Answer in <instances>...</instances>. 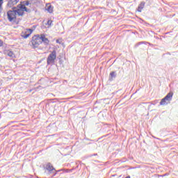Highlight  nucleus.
Here are the masks:
<instances>
[{"label": "nucleus", "instance_id": "15", "mask_svg": "<svg viewBox=\"0 0 178 178\" xmlns=\"http://www.w3.org/2000/svg\"><path fill=\"white\" fill-rule=\"evenodd\" d=\"M56 42L57 44H62V38L57 39V40H56Z\"/></svg>", "mask_w": 178, "mask_h": 178}, {"label": "nucleus", "instance_id": "6", "mask_svg": "<svg viewBox=\"0 0 178 178\" xmlns=\"http://www.w3.org/2000/svg\"><path fill=\"white\" fill-rule=\"evenodd\" d=\"M19 1L20 0H8L7 3V8H14Z\"/></svg>", "mask_w": 178, "mask_h": 178}, {"label": "nucleus", "instance_id": "18", "mask_svg": "<svg viewBox=\"0 0 178 178\" xmlns=\"http://www.w3.org/2000/svg\"><path fill=\"white\" fill-rule=\"evenodd\" d=\"M125 178H130V176H127V177H125Z\"/></svg>", "mask_w": 178, "mask_h": 178}, {"label": "nucleus", "instance_id": "9", "mask_svg": "<svg viewBox=\"0 0 178 178\" xmlns=\"http://www.w3.org/2000/svg\"><path fill=\"white\" fill-rule=\"evenodd\" d=\"M40 38H41L42 42H44V44H46V45H49V40H48V38L45 37V35L44 34L40 35Z\"/></svg>", "mask_w": 178, "mask_h": 178}, {"label": "nucleus", "instance_id": "8", "mask_svg": "<svg viewBox=\"0 0 178 178\" xmlns=\"http://www.w3.org/2000/svg\"><path fill=\"white\" fill-rule=\"evenodd\" d=\"M45 9L48 11L49 13H54V6H52L51 3H47Z\"/></svg>", "mask_w": 178, "mask_h": 178}, {"label": "nucleus", "instance_id": "14", "mask_svg": "<svg viewBox=\"0 0 178 178\" xmlns=\"http://www.w3.org/2000/svg\"><path fill=\"white\" fill-rule=\"evenodd\" d=\"M111 79H113V77H116V72H111L110 73Z\"/></svg>", "mask_w": 178, "mask_h": 178}, {"label": "nucleus", "instance_id": "1", "mask_svg": "<svg viewBox=\"0 0 178 178\" xmlns=\"http://www.w3.org/2000/svg\"><path fill=\"white\" fill-rule=\"evenodd\" d=\"M29 1H23L17 6V9L15 10L17 16H24V13L29 11V10L27 9V7H26L29 6Z\"/></svg>", "mask_w": 178, "mask_h": 178}, {"label": "nucleus", "instance_id": "11", "mask_svg": "<svg viewBox=\"0 0 178 178\" xmlns=\"http://www.w3.org/2000/svg\"><path fill=\"white\" fill-rule=\"evenodd\" d=\"M145 6V3L144 2L140 3L138 7V12H142Z\"/></svg>", "mask_w": 178, "mask_h": 178}, {"label": "nucleus", "instance_id": "16", "mask_svg": "<svg viewBox=\"0 0 178 178\" xmlns=\"http://www.w3.org/2000/svg\"><path fill=\"white\" fill-rule=\"evenodd\" d=\"M3 4V0H0V9H2Z\"/></svg>", "mask_w": 178, "mask_h": 178}, {"label": "nucleus", "instance_id": "3", "mask_svg": "<svg viewBox=\"0 0 178 178\" xmlns=\"http://www.w3.org/2000/svg\"><path fill=\"white\" fill-rule=\"evenodd\" d=\"M7 17L9 22H16V19L17 18V13H16V10H8L7 12Z\"/></svg>", "mask_w": 178, "mask_h": 178}, {"label": "nucleus", "instance_id": "12", "mask_svg": "<svg viewBox=\"0 0 178 178\" xmlns=\"http://www.w3.org/2000/svg\"><path fill=\"white\" fill-rule=\"evenodd\" d=\"M8 56H10V58H15V53H13L12 51H7Z\"/></svg>", "mask_w": 178, "mask_h": 178}, {"label": "nucleus", "instance_id": "17", "mask_svg": "<svg viewBox=\"0 0 178 178\" xmlns=\"http://www.w3.org/2000/svg\"><path fill=\"white\" fill-rule=\"evenodd\" d=\"M3 45V42L0 40V47H2Z\"/></svg>", "mask_w": 178, "mask_h": 178}, {"label": "nucleus", "instance_id": "10", "mask_svg": "<svg viewBox=\"0 0 178 178\" xmlns=\"http://www.w3.org/2000/svg\"><path fill=\"white\" fill-rule=\"evenodd\" d=\"M46 169L49 172H52V170H55V168H54V166H52V164H51V163L47 164Z\"/></svg>", "mask_w": 178, "mask_h": 178}, {"label": "nucleus", "instance_id": "5", "mask_svg": "<svg viewBox=\"0 0 178 178\" xmlns=\"http://www.w3.org/2000/svg\"><path fill=\"white\" fill-rule=\"evenodd\" d=\"M56 59V50H53L51 54H50L47 57V65H51V63H54Z\"/></svg>", "mask_w": 178, "mask_h": 178}, {"label": "nucleus", "instance_id": "13", "mask_svg": "<svg viewBox=\"0 0 178 178\" xmlns=\"http://www.w3.org/2000/svg\"><path fill=\"white\" fill-rule=\"evenodd\" d=\"M53 21L52 20H48L47 23L46 24V26H47L48 28L51 27L52 26Z\"/></svg>", "mask_w": 178, "mask_h": 178}, {"label": "nucleus", "instance_id": "4", "mask_svg": "<svg viewBox=\"0 0 178 178\" xmlns=\"http://www.w3.org/2000/svg\"><path fill=\"white\" fill-rule=\"evenodd\" d=\"M173 98V92H170L167 95L161 99L160 105H168Z\"/></svg>", "mask_w": 178, "mask_h": 178}, {"label": "nucleus", "instance_id": "2", "mask_svg": "<svg viewBox=\"0 0 178 178\" xmlns=\"http://www.w3.org/2000/svg\"><path fill=\"white\" fill-rule=\"evenodd\" d=\"M31 42L33 49L38 48V47L42 44V40H41V35H35L33 36Z\"/></svg>", "mask_w": 178, "mask_h": 178}, {"label": "nucleus", "instance_id": "7", "mask_svg": "<svg viewBox=\"0 0 178 178\" xmlns=\"http://www.w3.org/2000/svg\"><path fill=\"white\" fill-rule=\"evenodd\" d=\"M32 33V29H26L22 33V37H23V38H29V37L31 35Z\"/></svg>", "mask_w": 178, "mask_h": 178}]
</instances>
